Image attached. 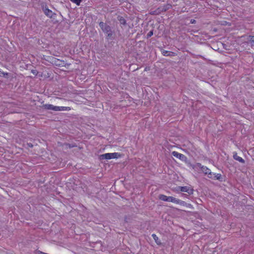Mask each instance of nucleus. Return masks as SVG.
I'll list each match as a JSON object with an SVG mask.
<instances>
[{
  "label": "nucleus",
  "mask_w": 254,
  "mask_h": 254,
  "mask_svg": "<svg viewBox=\"0 0 254 254\" xmlns=\"http://www.w3.org/2000/svg\"><path fill=\"white\" fill-rule=\"evenodd\" d=\"M99 26L103 32L106 34L107 39H111L113 38L114 32L112 30L110 26L106 23L100 22L99 23Z\"/></svg>",
  "instance_id": "obj_1"
},
{
  "label": "nucleus",
  "mask_w": 254,
  "mask_h": 254,
  "mask_svg": "<svg viewBox=\"0 0 254 254\" xmlns=\"http://www.w3.org/2000/svg\"><path fill=\"white\" fill-rule=\"evenodd\" d=\"M194 169H200L205 174H207L210 178H212V173L210 170L205 166H202L200 163H196L193 165Z\"/></svg>",
  "instance_id": "obj_2"
},
{
  "label": "nucleus",
  "mask_w": 254,
  "mask_h": 254,
  "mask_svg": "<svg viewBox=\"0 0 254 254\" xmlns=\"http://www.w3.org/2000/svg\"><path fill=\"white\" fill-rule=\"evenodd\" d=\"M121 157V154L119 153H108L101 155L100 158L101 159H111L118 158Z\"/></svg>",
  "instance_id": "obj_3"
},
{
  "label": "nucleus",
  "mask_w": 254,
  "mask_h": 254,
  "mask_svg": "<svg viewBox=\"0 0 254 254\" xmlns=\"http://www.w3.org/2000/svg\"><path fill=\"white\" fill-rule=\"evenodd\" d=\"M159 198L162 200L167 201V202H172L175 203L176 201V198L173 196H167L166 195L161 194L159 196Z\"/></svg>",
  "instance_id": "obj_4"
},
{
  "label": "nucleus",
  "mask_w": 254,
  "mask_h": 254,
  "mask_svg": "<svg viewBox=\"0 0 254 254\" xmlns=\"http://www.w3.org/2000/svg\"><path fill=\"white\" fill-rule=\"evenodd\" d=\"M43 11L45 14L49 18H55L56 16V13L53 12L51 10L47 7L43 8Z\"/></svg>",
  "instance_id": "obj_5"
},
{
  "label": "nucleus",
  "mask_w": 254,
  "mask_h": 254,
  "mask_svg": "<svg viewBox=\"0 0 254 254\" xmlns=\"http://www.w3.org/2000/svg\"><path fill=\"white\" fill-rule=\"evenodd\" d=\"M172 154L173 156L179 158L181 161H186L187 160V158L184 155L181 154L177 151H173L172 152Z\"/></svg>",
  "instance_id": "obj_6"
},
{
  "label": "nucleus",
  "mask_w": 254,
  "mask_h": 254,
  "mask_svg": "<svg viewBox=\"0 0 254 254\" xmlns=\"http://www.w3.org/2000/svg\"><path fill=\"white\" fill-rule=\"evenodd\" d=\"M242 38L244 39V40H245V42H250L251 43L254 44V36L252 35H245L242 37Z\"/></svg>",
  "instance_id": "obj_7"
},
{
  "label": "nucleus",
  "mask_w": 254,
  "mask_h": 254,
  "mask_svg": "<svg viewBox=\"0 0 254 254\" xmlns=\"http://www.w3.org/2000/svg\"><path fill=\"white\" fill-rule=\"evenodd\" d=\"M175 203L178 204L180 205L186 206V207H189V208H190L191 206V205L190 204L187 203L185 202V201L181 200L180 199H179L178 198L176 199Z\"/></svg>",
  "instance_id": "obj_8"
},
{
  "label": "nucleus",
  "mask_w": 254,
  "mask_h": 254,
  "mask_svg": "<svg viewBox=\"0 0 254 254\" xmlns=\"http://www.w3.org/2000/svg\"><path fill=\"white\" fill-rule=\"evenodd\" d=\"M118 20L119 21L121 25H123L124 26H126L127 23L126 19L122 16H118L117 17Z\"/></svg>",
  "instance_id": "obj_9"
},
{
  "label": "nucleus",
  "mask_w": 254,
  "mask_h": 254,
  "mask_svg": "<svg viewBox=\"0 0 254 254\" xmlns=\"http://www.w3.org/2000/svg\"><path fill=\"white\" fill-rule=\"evenodd\" d=\"M55 64L58 66H64V61L58 60V59H55Z\"/></svg>",
  "instance_id": "obj_10"
},
{
  "label": "nucleus",
  "mask_w": 254,
  "mask_h": 254,
  "mask_svg": "<svg viewBox=\"0 0 254 254\" xmlns=\"http://www.w3.org/2000/svg\"><path fill=\"white\" fill-rule=\"evenodd\" d=\"M46 107L47 109L49 110H51L55 111H57V109H58V108H57L58 106H54L51 104L46 105Z\"/></svg>",
  "instance_id": "obj_11"
},
{
  "label": "nucleus",
  "mask_w": 254,
  "mask_h": 254,
  "mask_svg": "<svg viewBox=\"0 0 254 254\" xmlns=\"http://www.w3.org/2000/svg\"><path fill=\"white\" fill-rule=\"evenodd\" d=\"M57 111H69L70 108L68 107L58 106Z\"/></svg>",
  "instance_id": "obj_12"
},
{
  "label": "nucleus",
  "mask_w": 254,
  "mask_h": 254,
  "mask_svg": "<svg viewBox=\"0 0 254 254\" xmlns=\"http://www.w3.org/2000/svg\"><path fill=\"white\" fill-rule=\"evenodd\" d=\"M162 54L165 56H171L173 54V53L165 50H162Z\"/></svg>",
  "instance_id": "obj_13"
},
{
  "label": "nucleus",
  "mask_w": 254,
  "mask_h": 254,
  "mask_svg": "<svg viewBox=\"0 0 254 254\" xmlns=\"http://www.w3.org/2000/svg\"><path fill=\"white\" fill-rule=\"evenodd\" d=\"M180 190L183 192H187L188 193H190V191H191V190L187 187H182L180 188Z\"/></svg>",
  "instance_id": "obj_14"
},
{
  "label": "nucleus",
  "mask_w": 254,
  "mask_h": 254,
  "mask_svg": "<svg viewBox=\"0 0 254 254\" xmlns=\"http://www.w3.org/2000/svg\"><path fill=\"white\" fill-rule=\"evenodd\" d=\"M152 237H153V239L155 240V242L158 244H160L161 243L160 241H159L158 238L157 237V236L155 234H152Z\"/></svg>",
  "instance_id": "obj_15"
},
{
  "label": "nucleus",
  "mask_w": 254,
  "mask_h": 254,
  "mask_svg": "<svg viewBox=\"0 0 254 254\" xmlns=\"http://www.w3.org/2000/svg\"><path fill=\"white\" fill-rule=\"evenodd\" d=\"M212 178L216 179L217 180H219L221 178V175L220 174H212Z\"/></svg>",
  "instance_id": "obj_16"
},
{
  "label": "nucleus",
  "mask_w": 254,
  "mask_h": 254,
  "mask_svg": "<svg viewBox=\"0 0 254 254\" xmlns=\"http://www.w3.org/2000/svg\"><path fill=\"white\" fill-rule=\"evenodd\" d=\"M72 2L75 3L77 5L79 6L81 2L83 0H70Z\"/></svg>",
  "instance_id": "obj_17"
},
{
  "label": "nucleus",
  "mask_w": 254,
  "mask_h": 254,
  "mask_svg": "<svg viewBox=\"0 0 254 254\" xmlns=\"http://www.w3.org/2000/svg\"><path fill=\"white\" fill-rule=\"evenodd\" d=\"M234 158L236 160L239 161L240 162L243 163L244 162V159L241 157L235 156Z\"/></svg>",
  "instance_id": "obj_18"
},
{
  "label": "nucleus",
  "mask_w": 254,
  "mask_h": 254,
  "mask_svg": "<svg viewBox=\"0 0 254 254\" xmlns=\"http://www.w3.org/2000/svg\"><path fill=\"white\" fill-rule=\"evenodd\" d=\"M153 31L151 30L147 34V38H150V37H151L153 35Z\"/></svg>",
  "instance_id": "obj_19"
},
{
  "label": "nucleus",
  "mask_w": 254,
  "mask_h": 254,
  "mask_svg": "<svg viewBox=\"0 0 254 254\" xmlns=\"http://www.w3.org/2000/svg\"><path fill=\"white\" fill-rule=\"evenodd\" d=\"M195 20H194V19H191V20H190V22H191V23H195Z\"/></svg>",
  "instance_id": "obj_20"
},
{
  "label": "nucleus",
  "mask_w": 254,
  "mask_h": 254,
  "mask_svg": "<svg viewBox=\"0 0 254 254\" xmlns=\"http://www.w3.org/2000/svg\"><path fill=\"white\" fill-rule=\"evenodd\" d=\"M151 14H155V11H153V12H152L151 13Z\"/></svg>",
  "instance_id": "obj_21"
}]
</instances>
